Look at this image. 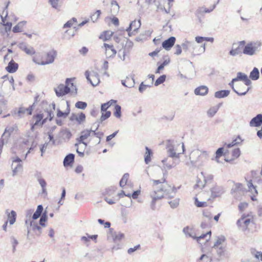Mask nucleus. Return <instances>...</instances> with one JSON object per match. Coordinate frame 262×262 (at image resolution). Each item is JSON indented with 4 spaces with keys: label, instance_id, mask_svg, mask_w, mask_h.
<instances>
[{
    "label": "nucleus",
    "instance_id": "1",
    "mask_svg": "<svg viewBox=\"0 0 262 262\" xmlns=\"http://www.w3.org/2000/svg\"><path fill=\"white\" fill-rule=\"evenodd\" d=\"M166 175L167 172H163V178L162 179L158 180H152L154 186H156L159 184H162L161 187H160L159 189H157V188H155L154 190L149 193L150 197L152 199L150 203V207L153 210L155 209L156 201L167 195L169 191L171 190L170 186L166 184H164L165 182V177Z\"/></svg>",
    "mask_w": 262,
    "mask_h": 262
},
{
    "label": "nucleus",
    "instance_id": "2",
    "mask_svg": "<svg viewBox=\"0 0 262 262\" xmlns=\"http://www.w3.org/2000/svg\"><path fill=\"white\" fill-rule=\"evenodd\" d=\"M208 158V154L207 151L198 149L193 150L189 157L191 165L197 167L202 166Z\"/></svg>",
    "mask_w": 262,
    "mask_h": 262
},
{
    "label": "nucleus",
    "instance_id": "3",
    "mask_svg": "<svg viewBox=\"0 0 262 262\" xmlns=\"http://www.w3.org/2000/svg\"><path fill=\"white\" fill-rule=\"evenodd\" d=\"M75 91L74 93H77V89L76 86L74 85L72 82V79L70 78H67L66 80V85L63 84H59L57 88L54 89L56 95L57 97H62L71 91Z\"/></svg>",
    "mask_w": 262,
    "mask_h": 262
},
{
    "label": "nucleus",
    "instance_id": "4",
    "mask_svg": "<svg viewBox=\"0 0 262 262\" xmlns=\"http://www.w3.org/2000/svg\"><path fill=\"white\" fill-rule=\"evenodd\" d=\"M47 117L43 119L45 115L43 114H37V115L33 117V119L35 121L34 123H31V129L32 131H34L36 126H42V125L47 121L48 119L51 121L53 117L54 113L51 111H47Z\"/></svg>",
    "mask_w": 262,
    "mask_h": 262
},
{
    "label": "nucleus",
    "instance_id": "5",
    "mask_svg": "<svg viewBox=\"0 0 262 262\" xmlns=\"http://www.w3.org/2000/svg\"><path fill=\"white\" fill-rule=\"evenodd\" d=\"M261 45V42L259 41L248 42L245 46L243 52L245 55L252 56L259 51Z\"/></svg>",
    "mask_w": 262,
    "mask_h": 262
},
{
    "label": "nucleus",
    "instance_id": "6",
    "mask_svg": "<svg viewBox=\"0 0 262 262\" xmlns=\"http://www.w3.org/2000/svg\"><path fill=\"white\" fill-rule=\"evenodd\" d=\"M180 160L179 158H176L169 157L168 155V157L165 158L162 161L163 163V169L165 170L164 172H167V170H169L172 168L175 167L179 163Z\"/></svg>",
    "mask_w": 262,
    "mask_h": 262
},
{
    "label": "nucleus",
    "instance_id": "7",
    "mask_svg": "<svg viewBox=\"0 0 262 262\" xmlns=\"http://www.w3.org/2000/svg\"><path fill=\"white\" fill-rule=\"evenodd\" d=\"M57 55L56 52L54 50H51L48 52L45 57V60L40 62L38 61L36 58L34 57L33 61L36 64L40 65H46L52 63L54 62L55 58Z\"/></svg>",
    "mask_w": 262,
    "mask_h": 262
},
{
    "label": "nucleus",
    "instance_id": "8",
    "mask_svg": "<svg viewBox=\"0 0 262 262\" xmlns=\"http://www.w3.org/2000/svg\"><path fill=\"white\" fill-rule=\"evenodd\" d=\"M181 146V144H174L173 141H168L167 145V152L169 157L176 158H179V155L181 152H177L178 147Z\"/></svg>",
    "mask_w": 262,
    "mask_h": 262
},
{
    "label": "nucleus",
    "instance_id": "9",
    "mask_svg": "<svg viewBox=\"0 0 262 262\" xmlns=\"http://www.w3.org/2000/svg\"><path fill=\"white\" fill-rule=\"evenodd\" d=\"M85 76L87 80L93 86H96L100 83L99 76L97 72L94 71L85 72Z\"/></svg>",
    "mask_w": 262,
    "mask_h": 262
},
{
    "label": "nucleus",
    "instance_id": "10",
    "mask_svg": "<svg viewBox=\"0 0 262 262\" xmlns=\"http://www.w3.org/2000/svg\"><path fill=\"white\" fill-rule=\"evenodd\" d=\"M35 103L32 106H29L28 108H26L24 107L21 106L18 110H15L13 111V115L17 119L20 118L25 116L26 114L27 115H31L32 111V107Z\"/></svg>",
    "mask_w": 262,
    "mask_h": 262
},
{
    "label": "nucleus",
    "instance_id": "11",
    "mask_svg": "<svg viewBox=\"0 0 262 262\" xmlns=\"http://www.w3.org/2000/svg\"><path fill=\"white\" fill-rule=\"evenodd\" d=\"M12 168L13 171V176L16 175L18 173L23 171V167L21 164V160L19 158H13Z\"/></svg>",
    "mask_w": 262,
    "mask_h": 262
},
{
    "label": "nucleus",
    "instance_id": "12",
    "mask_svg": "<svg viewBox=\"0 0 262 262\" xmlns=\"http://www.w3.org/2000/svg\"><path fill=\"white\" fill-rule=\"evenodd\" d=\"M95 130H93V129H86L81 132V136L80 137L77 139V140L79 143H82L84 145L85 147L87 146V143L85 142L84 141L89 137L90 139L91 137L93 136V135L95 134Z\"/></svg>",
    "mask_w": 262,
    "mask_h": 262
},
{
    "label": "nucleus",
    "instance_id": "13",
    "mask_svg": "<svg viewBox=\"0 0 262 262\" xmlns=\"http://www.w3.org/2000/svg\"><path fill=\"white\" fill-rule=\"evenodd\" d=\"M37 143L32 141L27 140L26 141H24L23 142L22 146L23 147L28 150L27 153L26 154L25 158L26 159L28 154L31 152L33 150L34 148L36 147Z\"/></svg>",
    "mask_w": 262,
    "mask_h": 262
},
{
    "label": "nucleus",
    "instance_id": "14",
    "mask_svg": "<svg viewBox=\"0 0 262 262\" xmlns=\"http://www.w3.org/2000/svg\"><path fill=\"white\" fill-rule=\"evenodd\" d=\"M18 46L20 49L24 51L28 55H32L35 53L34 48L25 42H20L18 45Z\"/></svg>",
    "mask_w": 262,
    "mask_h": 262
},
{
    "label": "nucleus",
    "instance_id": "15",
    "mask_svg": "<svg viewBox=\"0 0 262 262\" xmlns=\"http://www.w3.org/2000/svg\"><path fill=\"white\" fill-rule=\"evenodd\" d=\"M103 47L105 49V55L107 58H113L115 56L117 51L113 45L104 43Z\"/></svg>",
    "mask_w": 262,
    "mask_h": 262
},
{
    "label": "nucleus",
    "instance_id": "16",
    "mask_svg": "<svg viewBox=\"0 0 262 262\" xmlns=\"http://www.w3.org/2000/svg\"><path fill=\"white\" fill-rule=\"evenodd\" d=\"M176 41V38L171 36L164 41L162 44V47L166 50L169 51L174 45Z\"/></svg>",
    "mask_w": 262,
    "mask_h": 262
},
{
    "label": "nucleus",
    "instance_id": "17",
    "mask_svg": "<svg viewBox=\"0 0 262 262\" xmlns=\"http://www.w3.org/2000/svg\"><path fill=\"white\" fill-rule=\"evenodd\" d=\"M262 124V114H258L250 121L249 125L251 127H258Z\"/></svg>",
    "mask_w": 262,
    "mask_h": 262
},
{
    "label": "nucleus",
    "instance_id": "18",
    "mask_svg": "<svg viewBox=\"0 0 262 262\" xmlns=\"http://www.w3.org/2000/svg\"><path fill=\"white\" fill-rule=\"evenodd\" d=\"M192 53L194 55H200L203 53L205 51V43L202 46H197L195 44V46L192 48Z\"/></svg>",
    "mask_w": 262,
    "mask_h": 262
},
{
    "label": "nucleus",
    "instance_id": "19",
    "mask_svg": "<svg viewBox=\"0 0 262 262\" xmlns=\"http://www.w3.org/2000/svg\"><path fill=\"white\" fill-rule=\"evenodd\" d=\"M18 64L15 63L13 60H11L6 68V70L10 73H14L18 69Z\"/></svg>",
    "mask_w": 262,
    "mask_h": 262
},
{
    "label": "nucleus",
    "instance_id": "20",
    "mask_svg": "<svg viewBox=\"0 0 262 262\" xmlns=\"http://www.w3.org/2000/svg\"><path fill=\"white\" fill-rule=\"evenodd\" d=\"M208 89L206 86L202 85L196 88L194 90V93L196 95L204 96L207 94Z\"/></svg>",
    "mask_w": 262,
    "mask_h": 262
},
{
    "label": "nucleus",
    "instance_id": "21",
    "mask_svg": "<svg viewBox=\"0 0 262 262\" xmlns=\"http://www.w3.org/2000/svg\"><path fill=\"white\" fill-rule=\"evenodd\" d=\"M6 214L7 215L8 220L10 225L14 224L16 218V213L14 210L11 211L10 212H8V210H6Z\"/></svg>",
    "mask_w": 262,
    "mask_h": 262
},
{
    "label": "nucleus",
    "instance_id": "22",
    "mask_svg": "<svg viewBox=\"0 0 262 262\" xmlns=\"http://www.w3.org/2000/svg\"><path fill=\"white\" fill-rule=\"evenodd\" d=\"M75 155L73 154H69L64 159L63 165L67 166L74 162Z\"/></svg>",
    "mask_w": 262,
    "mask_h": 262
},
{
    "label": "nucleus",
    "instance_id": "23",
    "mask_svg": "<svg viewBox=\"0 0 262 262\" xmlns=\"http://www.w3.org/2000/svg\"><path fill=\"white\" fill-rule=\"evenodd\" d=\"M26 21H22L19 22L16 26H15L12 31L14 33L21 32L23 31L24 27L26 25Z\"/></svg>",
    "mask_w": 262,
    "mask_h": 262
},
{
    "label": "nucleus",
    "instance_id": "24",
    "mask_svg": "<svg viewBox=\"0 0 262 262\" xmlns=\"http://www.w3.org/2000/svg\"><path fill=\"white\" fill-rule=\"evenodd\" d=\"M201 175L203 178V180H201L200 178L197 181L196 184L195 185V187H199L200 189H202L204 187L206 183V179L203 172H201Z\"/></svg>",
    "mask_w": 262,
    "mask_h": 262
},
{
    "label": "nucleus",
    "instance_id": "25",
    "mask_svg": "<svg viewBox=\"0 0 262 262\" xmlns=\"http://www.w3.org/2000/svg\"><path fill=\"white\" fill-rule=\"evenodd\" d=\"M146 152L144 156V161L146 164L151 161V156L152 155V150L148 147H145Z\"/></svg>",
    "mask_w": 262,
    "mask_h": 262
},
{
    "label": "nucleus",
    "instance_id": "26",
    "mask_svg": "<svg viewBox=\"0 0 262 262\" xmlns=\"http://www.w3.org/2000/svg\"><path fill=\"white\" fill-rule=\"evenodd\" d=\"M135 24H137V27H140L141 26V21L140 20H139L138 21H136V20L132 21L130 23L129 27L125 30V31L128 32V35L129 36H131L133 35L134 32H131V30L133 28V25Z\"/></svg>",
    "mask_w": 262,
    "mask_h": 262
},
{
    "label": "nucleus",
    "instance_id": "27",
    "mask_svg": "<svg viewBox=\"0 0 262 262\" xmlns=\"http://www.w3.org/2000/svg\"><path fill=\"white\" fill-rule=\"evenodd\" d=\"M230 91L229 90H221L217 91L214 94V96L217 98H222L229 95Z\"/></svg>",
    "mask_w": 262,
    "mask_h": 262
},
{
    "label": "nucleus",
    "instance_id": "28",
    "mask_svg": "<svg viewBox=\"0 0 262 262\" xmlns=\"http://www.w3.org/2000/svg\"><path fill=\"white\" fill-rule=\"evenodd\" d=\"M43 211V207L41 205H39L37 206L36 211L32 215V219L36 220L38 219L41 215Z\"/></svg>",
    "mask_w": 262,
    "mask_h": 262
},
{
    "label": "nucleus",
    "instance_id": "29",
    "mask_svg": "<svg viewBox=\"0 0 262 262\" xmlns=\"http://www.w3.org/2000/svg\"><path fill=\"white\" fill-rule=\"evenodd\" d=\"M225 239L226 238H225V236L223 235H221L220 236H218L217 237V239H216V242H215L213 247L215 249H217L219 247H221V246H224L223 243L225 242Z\"/></svg>",
    "mask_w": 262,
    "mask_h": 262
},
{
    "label": "nucleus",
    "instance_id": "30",
    "mask_svg": "<svg viewBox=\"0 0 262 262\" xmlns=\"http://www.w3.org/2000/svg\"><path fill=\"white\" fill-rule=\"evenodd\" d=\"M9 3H10L9 2H8L7 5L6 6L5 9H4V10L2 12V14L1 15V19H2V21L1 23V25L3 26H5V25L6 23L5 21H6V18L8 16L7 8H8Z\"/></svg>",
    "mask_w": 262,
    "mask_h": 262
},
{
    "label": "nucleus",
    "instance_id": "31",
    "mask_svg": "<svg viewBox=\"0 0 262 262\" xmlns=\"http://www.w3.org/2000/svg\"><path fill=\"white\" fill-rule=\"evenodd\" d=\"M30 227H32V230L35 231L36 230H37L38 233H36V235H40L41 233V227L35 222H30Z\"/></svg>",
    "mask_w": 262,
    "mask_h": 262
},
{
    "label": "nucleus",
    "instance_id": "32",
    "mask_svg": "<svg viewBox=\"0 0 262 262\" xmlns=\"http://www.w3.org/2000/svg\"><path fill=\"white\" fill-rule=\"evenodd\" d=\"M71 132L68 129H62L59 134V137L63 139H69L71 137Z\"/></svg>",
    "mask_w": 262,
    "mask_h": 262
},
{
    "label": "nucleus",
    "instance_id": "33",
    "mask_svg": "<svg viewBox=\"0 0 262 262\" xmlns=\"http://www.w3.org/2000/svg\"><path fill=\"white\" fill-rule=\"evenodd\" d=\"M102 134L100 132H95V134L91 137L90 140H93V143L95 144H98L100 142L101 136Z\"/></svg>",
    "mask_w": 262,
    "mask_h": 262
},
{
    "label": "nucleus",
    "instance_id": "34",
    "mask_svg": "<svg viewBox=\"0 0 262 262\" xmlns=\"http://www.w3.org/2000/svg\"><path fill=\"white\" fill-rule=\"evenodd\" d=\"M249 77L253 80H256L259 78V72L257 68H254L250 73Z\"/></svg>",
    "mask_w": 262,
    "mask_h": 262
},
{
    "label": "nucleus",
    "instance_id": "35",
    "mask_svg": "<svg viewBox=\"0 0 262 262\" xmlns=\"http://www.w3.org/2000/svg\"><path fill=\"white\" fill-rule=\"evenodd\" d=\"M183 232L186 235H188L194 239L196 237V235L194 232L193 229L190 228L189 227H185L183 230Z\"/></svg>",
    "mask_w": 262,
    "mask_h": 262
},
{
    "label": "nucleus",
    "instance_id": "36",
    "mask_svg": "<svg viewBox=\"0 0 262 262\" xmlns=\"http://www.w3.org/2000/svg\"><path fill=\"white\" fill-rule=\"evenodd\" d=\"M67 105H68V108H67L66 111H65L64 112H62L59 109L57 110V116L58 118L62 117L63 118H66L69 114L70 110L69 108V105L68 104V102H67Z\"/></svg>",
    "mask_w": 262,
    "mask_h": 262
},
{
    "label": "nucleus",
    "instance_id": "37",
    "mask_svg": "<svg viewBox=\"0 0 262 262\" xmlns=\"http://www.w3.org/2000/svg\"><path fill=\"white\" fill-rule=\"evenodd\" d=\"M116 102V100L112 99L106 103L102 104L101 106V112H105L110 106L113 105L114 104H115Z\"/></svg>",
    "mask_w": 262,
    "mask_h": 262
},
{
    "label": "nucleus",
    "instance_id": "38",
    "mask_svg": "<svg viewBox=\"0 0 262 262\" xmlns=\"http://www.w3.org/2000/svg\"><path fill=\"white\" fill-rule=\"evenodd\" d=\"M37 181H38L39 185L41 187L42 192L45 194H47V190L46 188V185H47L46 181L43 178H42L41 177L38 178Z\"/></svg>",
    "mask_w": 262,
    "mask_h": 262
},
{
    "label": "nucleus",
    "instance_id": "39",
    "mask_svg": "<svg viewBox=\"0 0 262 262\" xmlns=\"http://www.w3.org/2000/svg\"><path fill=\"white\" fill-rule=\"evenodd\" d=\"M62 0H49V2L52 7L55 9H58L61 6Z\"/></svg>",
    "mask_w": 262,
    "mask_h": 262
},
{
    "label": "nucleus",
    "instance_id": "40",
    "mask_svg": "<svg viewBox=\"0 0 262 262\" xmlns=\"http://www.w3.org/2000/svg\"><path fill=\"white\" fill-rule=\"evenodd\" d=\"M48 220V216L47 215V212L45 211L42 215L41 216V217L39 221V225H40L41 227H46V225L45 224V222Z\"/></svg>",
    "mask_w": 262,
    "mask_h": 262
},
{
    "label": "nucleus",
    "instance_id": "41",
    "mask_svg": "<svg viewBox=\"0 0 262 262\" xmlns=\"http://www.w3.org/2000/svg\"><path fill=\"white\" fill-rule=\"evenodd\" d=\"M211 258L206 254H202L199 258H198L195 262H211Z\"/></svg>",
    "mask_w": 262,
    "mask_h": 262
},
{
    "label": "nucleus",
    "instance_id": "42",
    "mask_svg": "<svg viewBox=\"0 0 262 262\" xmlns=\"http://www.w3.org/2000/svg\"><path fill=\"white\" fill-rule=\"evenodd\" d=\"M182 46L184 50L185 51L188 50L190 48H193L195 46V43L193 42H190L189 41H185L184 43H182Z\"/></svg>",
    "mask_w": 262,
    "mask_h": 262
},
{
    "label": "nucleus",
    "instance_id": "43",
    "mask_svg": "<svg viewBox=\"0 0 262 262\" xmlns=\"http://www.w3.org/2000/svg\"><path fill=\"white\" fill-rule=\"evenodd\" d=\"M113 35V32L111 31H106L104 32V35L100 37L104 41L109 40Z\"/></svg>",
    "mask_w": 262,
    "mask_h": 262
},
{
    "label": "nucleus",
    "instance_id": "44",
    "mask_svg": "<svg viewBox=\"0 0 262 262\" xmlns=\"http://www.w3.org/2000/svg\"><path fill=\"white\" fill-rule=\"evenodd\" d=\"M125 30L124 29L119 30L115 35L114 36L113 38L115 42L119 43L120 41V38L119 36L122 35L124 33Z\"/></svg>",
    "mask_w": 262,
    "mask_h": 262
},
{
    "label": "nucleus",
    "instance_id": "45",
    "mask_svg": "<svg viewBox=\"0 0 262 262\" xmlns=\"http://www.w3.org/2000/svg\"><path fill=\"white\" fill-rule=\"evenodd\" d=\"M121 107L119 105L116 104L115 106V111L114 112V115L118 118H120L121 117Z\"/></svg>",
    "mask_w": 262,
    "mask_h": 262
},
{
    "label": "nucleus",
    "instance_id": "46",
    "mask_svg": "<svg viewBox=\"0 0 262 262\" xmlns=\"http://www.w3.org/2000/svg\"><path fill=\"white\" fill-rule=\"evenodd\" d=\"M247 77V75L242 72H238L236 78H233V81H237L239 80L244 81Z\"/></svg>",
    "mask_w": 262,
    "mask_h": 262
},
{
    "label": "nucleus",
    "instance_id": "47",
    "mask_svg": "<svg viewBox=\"0 0 262 262\" xmlns=\"http://www.w3.org/2000/svg\"><path fill=\"white\" fill-rule=\"evenodd\" d=\"M242 142V140L239 137L236 138L235 140H233L231 143L228 144H225V146H226L228 148H230L234 145H236Z\"/></svg>",
    "mask_w": 262,
    "mask_h": 262
},
{
    "label": "nucleus",
    "instance_id": "48",
    "mask_svg": "<svg viewBox=\"0 0 262 262\" xmlns=\"http://www.w3.org/2000/svg\"><path fill=\"white\" fill-rule=\"evenodd\" d=\"M211 234V231H209L207 232L206 233L202 234V235H201L199 236H196V237L195 238V239H196L197 242L199 243L201 239H204L208 235L209 236L208 238L206 239V241H208L209 240V239L210 238Z\"/></svg>",
    "mask_w": 262,
    "mask_h": 262
},
{
    "label": "nucleus",
    "instance_id": "49",
    "mask_svg": "<svg viewBox=\"0 0 262 262\" xmlns=\"http://www.w3.org/2000/svg\"><path fill=\"white\" fill-rule=\"evenodd\" d=\"M129 178V174L127 173H125L120 181V186L123 187L127 183V181Z\"/></svg>",
    "mask_w": 262,
    "mask_h": 262
},
{
    "label": "nucleus",
    "instance_id": "50",
    "mask_svg": "<svg viewBox=\"0 0 262 262\" xmlns=\"http://www.w3.org/2000/svg\"><path fill=\"white\" fill-rule=\"evenodd\" d=\"M235 81H233V79L232 80V81H231V82L229 83V85L232 87V90H233L234 92H235L238 96H244V95H245L249 91V88H248L247 89V90L246 91H245L244 92H238V91H237L234 88V82Z\"/></svg>",
    "mask_w": 262,
    "mask_h": 262
},
{
    "label": "nucleus",
    "instance_id": "51",
    "mask_svg": "<svg viewBox=\"0 0 262 262\" xmlns=\"http://www.w3.org/2000/svg\"><path fill=\"white\" fill-rule=\"evenodd\" d=\"M113 237L115 242L119 241L124 237V234L121 232L115 233Z\"/></svg>",
    "mask_w": 262,
    "mask_h": 262
},
{
    "label": "nucleus",
    "instance_id": "52",
    "mask_svg": "<svg viewBox=\"0 0 262 262\" xmlns=\"http://www.w3.org/2000/svg\"><path fill=\"white\" fill-rule=\"evenodd\" d=\"M87 106V103L83 101H78L75 104V107L77 108L84 110Z\"/></svg>",
    "mask_w": 262,
    "mask_h": 262
},
{
    "label": "nucleus",
    "instance_id": "53",
    "mask_svg": "<svg viewBox=\"0 0 262 262\" xmlns=\"http://www.w3.org/2000/svg\"><path fill=\"white\" fill-rule=\"evenodd\" d=\"M100 14H101V11L99 10H98L96 11V12L94 14H93L91 15V20H92V21L93 23H95L97 20V19H98V18L100 16Z\"/></svg>",
    "mask_w": 262,
    "mask_h": 262
},
{
    "label": "nucleus",
    "instance_id": "54",
    "mask_svg": "<svg viewBox=\"0 0 262 262\" xmlns=\"http://www.w3.org/2000/svg\"><path fill=\"white\" fill-rule=\"evenodd\" d=\"M166 79V75H162L160 76L156 81L155 83V85L156 86H158L160 85L161 83H163Z\"/></svg>",
    "mask_w": 262,
    "mask_h": 262
},
{
    "label": "nucleus",
    "instance_id": "55",
    "mask_svg": "<svg viewBox=\"0 0 262 262\" xmlns=\"http://www.w3.org/2000/svg\"><path fill=\"white\" fill-rule=\"evenodd\" d=\"M102 112V113L100 119V121L101 122L108 118L111 115V113L110 111H106L105 113H103L104 112Z\"/></svg>",
    "mask_w": 262,
    "mask_h": 262
},
{
    "label": "nucleus",
    "instance_id": "56",
    "mask_svg": "<svg viewBox=\"0 0 262 262\" xmlns=\"http://www.w3.org/2000/svg\"><path fill=\"white\" fill-rule=\"evenodd\" d=\"M7 101L4 99L0 100V114L2 112L6 109Z\"/></svg>",
    "mask_w": 262,
    "mask_h": 262
},
{
    "label": "nucleus",
    "instance_id": "57",
    "mask_svg": "<svg viewBox=\"0 0 262 262\" xmlns=\"http://www.w3.org/2000/svg\"><path fill=\"white\" fill-rule=\"evenodd\" d=\"M224 148L220 147L217 149L216 151V157L215 160L217 162H219V158L223 155V154Z\"/></svg>",
    "mask_w": 262,
    "mask_h": 262
},
{
    "label": "nucleus",
    "instance_id": "58",
    "mask_svg": "<svg viewBox=\"0 0 262 262\" xmlns=\"http://www.w3.org/2000/svg\"><path fill=\"white\" fill-rule=\"evenodd\" d=\"M251 253L253 255L255 256V257L258 259H260L262 262V252L259 251H256L255 250H252L251 251Z\"/></svg>",
    "mask_w": 262,
    "mask_h": 262
},
{
    "label": "nucleus",
    "instance_id": "59",
    "mask_svg": "<svg viewBox=\"0 0 262 262\" xmlns=\"http://www.w3.org/2000/svg\"><path fill=\"white\" fill-rule=\"evenodd\" d=\"M169 204L172 208H177L179 204V199H176L172 201H169Z\"/></svg>",
    "mask_w": 262,
    "mask_h": 262
},
{
    "label": "nucleus",
    "instance_id": "60",
    "mask_svg": "<svg viewBox=\"0 0 262 262\" xmlns=\"http://www.w3.org/2000/svg\"><path fill=\"white\" fill-rule=\"evenodd\" d=\"M195 200V205L198 207H204L206 206L207 205V202H200L199 201L198 198L195 197L194 198Z\"/></svg>",
    "mask_w": 262,
    "mask_h": 262
},
{
    "label": "nucleus",
    "instance_id": "61",
    "mask_svg": "<svg viewBox=\"0 0 262 262\" xmlns=\"http://www.w3.org/2000/svg\"><path fill=\"white\" fill-rule=\"evenodd\" d=\"M127 85L126 87L127 88H132L135 85V80L133 77L130 78L127 77Z\"/></svg>",
    "mask_w": 262,
    "mask_h": 262
},
{
    "label": "nucleus",
    "instance_id": "62",
    "mask_svg": "<svg viewBox=\"0 0 262 262\" xmlns=\"http://www.w3.org/2000/svg\"><path fill=\"white\" fill-rule=\"evenodd\" d=\"M85 119V115L83 113H81L78 116H77V117H76V120L79 123H80L81 122L84 121Z\"/></svg>",
    "mask_w": 262,
    "mask_h": 262
},
{
    "label": "nucleus",
    "instance_id": "63",
    "mask_svg": "<svg viewBox=\"0 0 262 262\" xmlns=\"http://www.w3.org/2000/svg\"><path fill=\"white\" fill-rule=\"evenodd\" d=\"M247 185H248V187L249 191H252V189H253L255 193L256 194H257V193H258L257 190H256V189L255 188V186H254L253 185L251 180H250V181L248 182Z\"/></svg>",
    "mask_w": 262,
    "mask_h": 262
},
{
    "label": "nucleus",
    "instance_id": "64",
    "mask_svg": "<svg viewBox=\"0 0 262 262\" xmlns=\"http://www.w3.org/2000/svg\"><path fill=\"white\" fill-rule=\"evenodd\" d=\"M125 56H126V54H125V52L124 50H120L119 51L118 56L121 60H122V61L125 60Z\"/></svg>",
    "mask_w": 262,
    "mask_h": 262
}]
</instances>
